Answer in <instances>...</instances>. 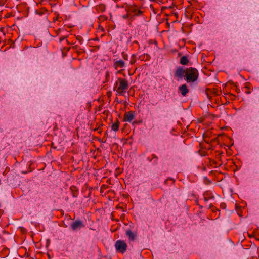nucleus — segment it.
Listing matches in <instances>:
<instances>
[{
  "instance_id": "nucleus-15",
  "label": "nucleus",
  "mask_w": 259,
  "mask_h": 259,
  "mask_svg": "<svg viewBox=\"0 0 259 259\" xmlns=\"http://www.w3.org/2000/svg\"><path fill=\"white\" fill-rule=\"evenodd\" d=\"M65 38H66V37H61L59 39V41L60 42H61L62 41H63Z\"/></svg>"
},
{
  "instance_id": "nucleus-16",
  "label": "nucleus",
  "mask_w": 259,
  "mask_h": 259,
  "mask_svg": "<svg viewBox=\"0 0 259 259\" xmlns=\"http://www.w3.org/2000/svg\"><path fill=\"white\" fill-rule=\"evenodd\" d=\"M152 158H156V159L157 158V156L155 155H154V154L152 155Z\"/></svg>"
},
{
  "instance_id": "nucleus-9",
  "label": "nucleus",
  "mask_w": 259,
  "mask_h": 259,
  "mask_svg": "<svg viewBox=\"0 0 259 259\" xmlns=\"http://www.w3.org/2000/svg\"><path fill=\"white\" fill-rule=\"evenodd\" d=\"M179 90L183 96H185L189 92V90L186 84H183L179 88Z\"/></svg>"
},
{
  "instance_id": "nucleus-18",
  "label": "nucleus",
  "mask_w": 259,
  "mask_h": 259,
  "mask_svg": "<svg viewBox=\"0 0 259 259\" xmlns=\"http://www.w3.org/2000/svg\"><path fill=\"white\" fill-rule=\"evenodd\" d=\"M134 63V61H131V64H133Z\"/></svg>"
},
{
  "instance_id": "nucleus-4",
  "label": "nucleus",
  "mask_w": 259,
  "mask_h": 259,
  "mask_svg": "<svg viewBox=\"0 0 259 259\" xmlns=\"http://www.w3.org/2000/svg\"><path fill=\"white\" fill-rule=\"evenodd\" d=\"M115 247L117 251L123 253L126 251L127 246L125 242L119 240L116 242Z\"/></svg>"
},
{
  "instance_id": "nucleus-6",
  "label": "nucleus",
  "mask_w": 259,
  "mask_h": 259,
  "mask_svg": "<svg viewBox=\"0 0 259 259\" xmlns=\"http://www.w3.org/2000/svg\"><path fill=\"white\" fill-rule=\"evenodd\" d=\"M84 227V226L83 223L80 220L75 221L73 222L71 225V228L74 231L79 230Z\"/></svg>"
},
{
  "instance_id": "nucleus-3",
  "label": "nucleus",
  "mask_w": 259,
  "mask_h": 259,
  "mask_svg": "<svg viewBox=\"0 0 259 259\" xmlns=\"http://www.w3.org/2000/svg\"><path fill=\"white\" fill-rule=\"evenodd\" d=\"M126 10L132 18L135 16L141 15L142 14V12L137 6L134 5L127 6Z\"/></svg>"
},
{
  "instance_id": "nucleus-7",
  "label": "nucleus",
  "mask_w": 259,
  "mask_h": 259,
  "mask_svg": "<svg viewBox=\"0 0 259 259\" xmlns=\"http://www.w3.org/2000/svg\"><path fill=\"white\" fill-rule=\"evenodd\" d=\"M187 69H184L182 67H179L175 72V76L179 78H182L186 76Z\"/></svg>"
},
{
  "instance_id": "nucleus-19",
  "label": "nucleus",
  "mask_w": 259,
  "mask_h": 259,
  "mask_svg": "<svg viewBox=\"0 0 259 259\" xmlns=\"http://www.w3.org/2000/svg\"><path fill=\"white\" fill-rule=\"evenodd\" d=\"M231 96L234 97V95H233V94H231Z\"/></svg>"
},
{
  "instance_id": "nucleus-10",
  "label": "nucleus",
  "mask_w": 259,
  "mask_h": 259,
  "mask_svg": "<svg viewBox=\"0 0 259 259\" xmlns=\"http://www.w3.org/2000/svg\"><path fill=\"white\" fill-rule=\"evenodd\" d=\"M126 235L128 237L130 241H134L136 236V234L133 232L131 230H128L126 232Z\"/></svg>"
},
{
  "instance_id": "nucleus-17",
  "label": "nucleus",
  "mask_w": 259,
  "mask_h": 259,
  "mask_svg": "<svg viewBox=\"0 0 259 259\" xmlns=\"http://www.w3.org/2000/svg\"><path fill=\"white\" fill-rule=\"evenodd\" d=\"M204 200H205V201H208V198H206V197H204Z\"/></svg>"
},
{
  "instance_id": "nucleus-8",
  "label": "nucleus",
  "mask_w": 259,
  "mask_h": 259,
  "mask_svg": "<svg viewBox=\"0 0 259 259\" xmlns=\"http://www.w3.org/2000/svg\"><path fill=\"white\" fill-rule=\"evenodd\" d=\"M135 115L133 111H129L126 112L124 116V120L126 122H130L134 118Z\"/></svg>"
},
{
  "instance_id": "nucleus-5",
  "label": "nucleus",
  "mask_w": 259,
  "mask_h": 259,
  "mask_svg": "<svg viewBox=\"0 0 259 259\" xmlns=\"http://www.w3.org/2000/svg\"><path fill=\"white\" fill-rule=\"evenodd\" d=\"M125 66V63L122 59H114L113 61V67L116 70L123 68Z\"/></svg>"
},
{
  "instance_id": "nucleus-2",
  "label": "nucleus",
  "mask_w": 259,
  "mask_h": 259,
  "mask_svg": "<svg viewBox=\"0 0 259 259\" xmlns=\"http://www.w3.org/2000/svg\"><path fill=\"white\" fill-rule=\"evenodd\" d=\"M185 77L187 82H193L198 79V71L194 68H187Z\"/></svg>"
},
{
  "instance_id": "nucleus-12",
  "label": "nucleus",
  "mask_w": 259,
  "mask_h": 259,
  "mask_svg": "<svg viewBox=\"0 0 259 259\" xmlns=\"http://www.w3.org/2000/svg\"><path fill=\"white\" fill-rule=\"evenodd\" d=\"M189 61L187 57L186 56H183L181 57L180 63L182 65H187Z\"/></svg>"
},
{
  "instance_id": "nucleus-11",
  "label": "nucleus",
  "mask_w": 259,
  "mask_h": 259,
  "mask_svg": "<svg viewBox=\"0 0 259 259\" xmlns=\"http://www.w3.org/2000/svg\"><path fill=\"white\" fill-rule=\"evenodd\" d=\"M119 125H120V122L118 120H117L115 123H113L112 124V126H111L112 130L115 132L118 131L119 130Z\"/></svg>"
},
{
  "instance_id": "nucleus-13",
  "label": "nucleus",
  "mask_w": 259,
  "mask_h": 259,
  "mask_svg": "<svg viewBox=\"0 0 259 259\" xmlns=\"http://www.w3.org/2000/svg\"><path fill=\"white\" fill-rule=\"evenodd\" d=\"M122 18L123 19H132V17H131L128 12H127L126 14L123 15Z\"/></svg>"
},
{
  "instance_id": "nucleus-1",
  "label": "nucleus",
  "mask_w": 259,
  "mask_h": 259,
  "mask_svg": "<svg viewBox=\"0 0 259 259\" xmlns=\"http://www.w3.org/2000/svg\"><path fill=\"white\" fill-rule=\"evenodd\" d=\"M128 87L129 84L127 80L119 78L115 83L114 90L116 91L117 94L123 95Z\"/></svg>"
},
{
  "instance_id": "nucleus-14",
  "label": "nucleus",
  "mask_w": 259,
  "mask_h": 259,
  "mask_svg": "<svg viewBox=\"0 0 259 259\" xmlns=\"http://www.w3.org/2000/svg\"><path fill=\"white\" fill-rule=\"evenodd\" d=\"M123 58L124 60H128V55L127 54H124L123 56Z\"/></svg>"
}]
</instances>
